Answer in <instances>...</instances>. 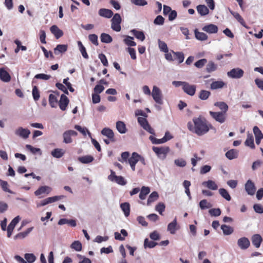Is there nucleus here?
<instances>
[{"instance_id": "1", "label": "nucleus", "mask_w": 263, "mask_h": 263, "mask_svg": "<svg viewBox=\"0 0 263 263\" xmlns=\"http://www.w3.org/2000/svg\"><path fill=\"white\" fill-rule=\"evenodd\" d=\"M193 122V123L191 122L187 123V128L190 131L198 136L205 134L209 132L210 128L212 127V125L208 124L206 120L201 116L194 118Z\"/></svg>"}, {"instance_id": "2", "label": "nucleus", "mask_w": 263, "mask_h": 263, "mask_svg": "<svg viewBox=\"0 0 263 263\" xmlns=\"http://www.w3.org/2000/svg\"><path fill=\"white\" fill-rule=\"evenodd\" d=\"M151 95L156 103L160 105H162L163 104V95L161 90L158 87L156 86H154L153 87Z\"/></svg>"}, {"instance_id": "3", "label": "nucleus", "mask_w": 263, "mask_h": 263, "mask_svg": "<svg viewBox=\"0 0 263 263\" xmlns=\"http://www.w3.org/2000/svg\"><path fill=\"white\" fill-rule=\"evenodd\" d=\"M121 22L122 18L120 15L118 13H116L111 20V28L115 31H120L121 29L120 25Z\"/></svg>"}, {"instance_id": "4", "label": "nucleus", "mask_w": 263, "mask_h": 263, "mask_svg": "<svg viewBox=\"0 0 263 263\" xmlns=\"http://www.w3.org/2000/svg\"><path fill=\"white\" fill-rule=\"evenodd\" d=\"M153 151L156 153L157 157L162 160L165 159L167 154L170 151V148L167 146L163 147H153Z\"/></svg>"}, {"instance_id": "5", "label": "nucleus", "mask_w": 263, "mask_h": 263, "mask_svg": "<svg viewBox=\"0 0 263 263\" xmlns=\"http://www.w3.org/2000/svg\"><path fill=\"white\" fill-rule=\"evenodd\" d=\"M211 116L217 122L220 123H224L227 119V114L220 111L215 112L210 111L209 112Z\"/></svg>"}, {"instance_id": "6", "label": "nucleus", "mask_w": 263, "mask_h": 263, "mask_svg": "<svg viewBox=\"0 0 263 263\" xmlns=\"http://www.w3.org/2000/svg\"><path fill=\"white\" fill-rule=\"evenodd\" d=\"M108 179L111 181L115 182L121 185H124L126 184V181L123 177L116 175L115 173L112 171H111V174L108 176Z\"/></svg>"}, {"instance_id": "7", "label": "nucleus", "mask_w": 263, "mask_h": 263, "mask_svg": "<svg viewBox=\"0 0 263 263\" xmlns=\"http://www.w3.org/2000/svg\"><path fill=\"white\" fill-rule=\"evenodd\" d=\"M138 122L145 130L151 134L155 135L154 129L150 126L145 118L139 117L138 118Z\"/></svg>"}, {"instance_id": "8", "label": "nucleus", "mask_w": 263, "mask_h": 263, "mask_svg": "<svg viewBox=\"0 0 263 263\" xmlns=\"http://www.w3.org/2000/svg\"><path fill=\"white\" fill-rule=\"evenodd\" d=\"M244 71L242 69L236 68H233L227 72L229 77L233 79H240L243 76Z\"/></svg>"}, {"instance_id": "9", "label": "nucleus", "mask_w": 263, "mask_h": 263, "mask_svg": "<svg viewBox=\"0 0 263 263\" xmlns=\"http://www.w3.org/2000/svg\"><path fill=\"white\" fill-rule=\"evenodd\" d=\"M245 191L249 195L253 196L256 192V187L254 183L250 179L247 180L245 184Z\"/></svg>"}, {"instance_id": "10", "label": "nucleus", "mask_w": 263, "mask_h": 263, "mask_svg": "<svg viewBox=\"0 0 263 263\" xmlns=\"http://www.w3.org/2000/svg\"><path fill=\"white\" fill-rule=\"evenodd\" d=\"M77 135V133L73 130H68L65 131L63 134V142L65 143H70L72 142V139L71 138V136H76Z\"/></svg>"}, {"instance_id": "11", "label": "nucleus", "mask_w": 263, "mask_h": 263, "mask_svg": "<svg viewBox=\"0 0 263 263\" xmlns=\"http://www.w3.org/2000/svg\"><path fill=\"white\" fill-rule=\"evenodd\" d=\"M139 158L140 155L136 152H134L132 153V156L128 159V162L133 171H135L136 170V164L139 161Z\"/></svg>"}, {"instance_id": "12", "label": "nucleus", "mask_w": 263, "mask_h": 263, "mask_svg": "<svg viewBox=\"0 0 263 263\" xmlns=\"http://www.w3.org/2000/svg\"><path fill=\"white\" fill-rule=\"evenodd\" d=\"M15 134L17 136L26 139L28 138L30 134V131L27 128L19 127L15 130Z\"/></svg>"}, {"instance_id": "13", "label": "nucleus", "mask_w": 263, "mask_h": 263, "mask_svg": "<svg viewBox=\"0 0 263 263\" xmlns=\"http://www.w3.org/2000/svg\"><path fill=\"white\" fill-rule=\"evenodd\" d=\"M196 87L194 85H191L185 82L182 89L187 95L193 96L195 95Z\"/></svg>"}, {"instance_id": "14", "label": "nucleus", "mask_w": 263, "mask_h": 263, "mask_svg": "<svg viewBox=\"0 0 263 263\" xmlns=\"http://www.w3.org/2000/svg\"><path fill=\"white\" fill-rule=\"evenodd\" d=\"M52 191L51 187L48 186H41L36 191L34 192V195L36 196H40L42 194H49Z\"/></svg>"}, {"instance_id": "15", "label": "nucleus", "mask_w": 263, "mask_h": 263, "mask_svg": "<svg viewBox=\"0 0 263 263\" xmlns=\"http://www.w3.org/2000/svg\"><path fill=\"white\" fill-rule=\"evenodd\" d=\"M179 229V226L177 224L176 217L174 220L170 222L167 228V230L170 232L171 234H175L177 230Z\"/></svg>"}, {"instance_id": "16", "label": "nucleus", "mask_w": 263, "mask_h": 263, "mask_svg": "<svg viewBox=\"0 0 263 263\" xmlns=\"http://www.w3.org/2000/svg\"><path fill=\"white\" fill-rule=\"evenodd\" d=\"M101 134L107 137L112 142H115L116 140L114 138V133L111 129L109 128H104L102 131Z\"/></svg>"}, {"instance_id": "17", "label": "nucleus", "mask_w": 263, "mask_h": 263, "mask_svg": "<svg viewBox=\"0 0 263 263\" xmlns=\"http://www.w3.org/2000/svg\"><path fill=\"white\" fill-rule=\"evenodd\" d=\"M250 242L249 240L246 237L239 238L237 241V245L242 250L247 249L249 248Z\"/></svg>"}, {"instance_id": "18", "label": "nucleus", "mask_w": 263, "mask_h": 263, "mask_svg": "<svg viewBox=\"0 0 263 263\" xmlns=\"http://www.w3.org/2000/svg\"><path fill=\"white\" fill-rule=\"evenodd\" d=\"M69 103L68 98L64 94L61 96L60 100L59 102V105L62 110H65Z\"/></svg>"}, {"instance_id": "19", "label": "nucleus", "mask_w": 263, "mask_h": 263, "mask_svg": "<svg viewBox=\"0 0 263 263\" xmlns=\"http://www.w3.org/2000/svg\"><path fill=\"white\" fill-rule=\"evenodd\" d=\"M202 30L209 33H216L218 31V27L214 24H209L202 28Z\"/></svg>"}, {"instance_id": "20", "label": "nucleus", "mask_w": 263, "mask_h": 263, "mask_svg": "<svg viewBox=\"0 0 263 263\" xmlns=\"http://www.w3.org/2000/svg\"><path fill=\"white\" fill-rule=\"evenodd\" d=\"M98 14L100 16L109 18L113 15V12L111 10L101 8L98 11Z\"/></svg>"}, {"instance_id": "21", "label": "nucleus", "mask_w": 263, "mask_h": 263, "mask_svg": "<svg viewBox=\"0 0 263 263\" xmlns=\"http://www.w3.org/2000/svg\"><path fill=\"white\" fill-rule=\"evenodd\" d=\"M0 79L5 82H8L11 80L10 74L3 68H0Z\"/></svg>"}, {"instance_id": "22", "label": "nucleus", "mask_w": 263, "mask_h": 263, "mask_svg": "<svg viewBox=\"0 0 263 263\" xmlns=\"http://www.w3.org/2000/svg\"><path fill=\"white\" fill-rule=\"evenodd\" d=\"M198 13L201 16H205L209 13V10L204 5H199L196 7Z\"/></svg>"}, {"instance_id": "23", "label": "nucleus", "mask_w": 263, "mask_h": 263, "mask_svg": "<svg viewBox=\"0 0 263 263\" xmlns=\"http://www.w3.org/2000/svg\"><path fill=\"white\" fill-rule=\"evenodd\" d=\"M203 186L212 190H216L218 189V185L215 181L212 180H209L202 183Z\"/></svg>"}, {"instance_id": "24", "label": "nucleus", "mask_w": 263, "mask_h": 263, "mask_svg": "<svg viewBox=\"0 0 263 263\" xmlns=\"http://www.w3.org/2000/svg\"><path fill=\"white\" fill-rule=\"evenodd\" d=\"M50 31L54 34L56 39H59L63 35V31L56 25H53L50 27Z\"/></svg>"}, {"instance_id": "25", "label": "nucleus", "mask_w": 263, "mask_h": 263, "mask_svg": "<svg viewBox=\"0 0 263 263\" xmlns=\"http://www.w3.org/2000/svg\"><path fill=\"white\" fill-rule=\"evenodd\" d=\"M262 241L261 236L259 234H255L252 237V242L256 248H259Z\"/></svg>"}, {"instance_id": "26", "label": "nucleus", "mask_w": 263, "mask_h": 263, "mask_svg": "<svg viewBox=\"0 0 263 263\" xmlns=\"http://www.w3.org/2000/svg\"><path fill=\"white\" fill-rule=\"evenodd\" d=\"M116 128L120 134H125L127 132L126 125L123 121H119L116 122Z\"/></svg>"}, {"instance_id": "27", "label": "nucleus", "mask_w": 263, "mask_h": 263, "mask_svg": "<svg viewBox=\"0 0 263 263\" xmlns=\"http://www.w3.org/2000/svg\"><path fill=\"white\" fill-rule=\"evenodd\" d=\"M245 144L246 146H249L252 149L255 148V145L254 143V138L252 134H247V137L245 141Z\"/></svg>"}, {"instance_id": "28", "label": "nucleus", "mask_w": 263, "mask_h": 263, "mask_svg": "<svg viewBox=\"0 0 263 263\" xmlns=\"http://www.w3.org/2000/svg\"><path fill=\"white\" fill-rule=\"evenodd\" d=\"M65 151L62 148H55L51 153V155L56 158H61L65 154Z\"/></svg>"}, {"instance_id": "29", "label": "nucleus", "mask_w": 263, "mask_h": 263, "mask_svg": "<svg viewBox=\"0 0 263 263\" xmlns=\"http://www.w3.org/2000/svg\"><path fill=\"white\" fill-rule=\"evenodd\" d=\"M65 224H68L70 226L73 227H76L77 225L76 220L73 219L69 220L66 218H62L60 219L58 221L59 225H63Z\"/></svg>"}, {"instance_id": "30", "label": "nucleus", "mask_w": 263, "mask_h": 263, "mask_svg": "<svg viewBox=\"0 0 263 263\" xmlns=\"http://www.w3.org/2000/svg\"><path fill=\"white\" fill-rule=\"evenodd\" d=\"M158 198L159 194L157 192L154 191L152 192L148 197L147 201V204L148 205H150L152 202H154V201H156L158 199Z\"/></svg>"}, {"instance_id": "31", "label": "nucleus", "mask_w": 263, "mask_h": 263, "mask_svg": "<svg viewBox=\"0 0 263 263\" xmlns=\"http://www.w3.org/2000/svg\"><path fill=\"white\" fill-rule=\"evenodd\" d=\"M150 192V189L147 186H142L141 192L139 194V198L141 200H144L146 198V195Z\"/></svg>"}, {"instance_id": "32", "label": "nucleus", "mask_w": 263, "mask_h": 263, "mask_svg": "<svg viewBox=\"0 0 263 263\" xmlns=\"http://www.w3.org/2000/svg\"><path fill=\"white\" fill-rule=\"evenodd\" d=\"M214 106H217L221 110L220 112L227 114L228 110V106L223 102H217L215 103Z\"/></svg>"}, {"instance_id": "33", "label": "nucleus", "mask_w": 263, "mask_h": 263, "mask_svg": "<svg viewBox=\"0 0 263 263\" xmlns=\"http://www.w3.org/2000/svg\"><path fill=\"white\" fill-rule=\"evenodd\" d=\"M225 85V83L222 81H217L213 82L211 84V89H217L222 88Z\"/></svg>"}, {"instance_id": "34", "label": "nucleus", "mask_w": 263, "mask_h": 263, "mask_svg": "<svg viewBox=\"0 0 263 263\" xmlns=\"http://www.w3.org/2000/svg\"><path fill=\"white\" fill-rule=\"evenodd\" d=\"M130 32L134 35V36L138 39L143 41L145 38L144 33L142 31H139L136 29H133Z\"/></svg>"}, {"instance_id": "35", "label": "nucleus", "mask_w": 263, "mask_h": 263, "mask_svg": "<svg viewBox=\"0 0 263 263\" xmlns=\"http://www.w3.org/2000/svg\"><path fill=\"white\" fill-rule=\"evenodd\" d=\"M67 50V45H58L54 49V52L55 54H58L60 53L65 52Z\"/></svg>"}, {"instance_id": "36", "label": "nucleus", "mask_w": 263, "mask_h": 263, "mask_svg": "<svg viewBox=\"0 0 263 263\" xmlns=\"http://www.w3.org/2000/svg\"><path fill=\"white\" fill-rule=\"evenodd\" d=\"M120 207L122 210L123 211L124 215L126 217L129 216L130 213V205L127 202H124L121 204Z\"/></svg>"}, {"instance_id": "37", "label": "nucleus", "mask_w": 263, "mask_h": 263, "mask_svg": "<svg viewBox=\"0 0 263 263\" xmlns=\"http://www.w3.org/2000/svg\"><path fill=\"white\" fill-rule=\"evenodd\" d=\"M100 39L101 42L105 43H110L112 41L111 36L105 33H102L101 34Z\"/></svg>"}, {"instance_id": "38", "label": "nucleus", "mask_w": 263, "mask_h": 263, "mask_svg": "<svg viewBox=\"0 0 263 263\" xmlns=\"http://www.w3.org/2000/svg\"><path fill=\"white\" fill-rule=\"evenodd\" d=\"M231 14L243 26H245V22L243 18L240 15L236 12L232 11L230 9H229Z\"/></svg>"}, {"instance_id": "39", "label": "nucleus", "mask_w": 263, "mask_h": 263, "mask_svg": "<svg viewBox=\"0 0 263 263\" xmlns=\"http://www.w3.org/2000/svg\"><path fill=\"white\" fill-rule=\"evenodd\" d=\"M221 229L223 231V233L226 235H231L234 231L233 228L230 226L223 224L221 226Z\"/></svg>"}, {"instance_id": "40", "label": "nucleus", "mask_w": 263, "mask_h": 263, "mask_svg": "<svg viewBox=\"0 0 263 263\" xmlns=\"http://www.w3.org/2000/svg\"><path fill=\"white\" fill-rule=\"evenodd\" d=\"M0 184L4 191L10 194H14L13 191L9 189V185L7 181L0 179Z\"/></svg>"}, {"instance_id": "41", "label": "nucleus", "mask_w": 263, "mask_h": 263, "mask_svg": "<svg viewBox=\"0 0 263 263\" xmlns=\"http://www.w3.org/2000/svg\"><path fill=\"white\" fill-rule=\"evenodd\" d=\"M93 157L90 155H86L78 158L79 161L83 163H90L93 160Z\"/></svg>"}, {"instance_id": "42", "label": "nucleus", "mask_w": 263, "mask_h": 263, "mask_svg": "<svg viewBox=\"0 0 263 263\" xmlns=\"http://www.w3.org/2000/svg\"><path fill=\"white\" fill-rule=\"evenodd\" d=\"M58 99L57 97L53 95L50 94L49 97V102L51 106V107L54 108L56 107L58 104Z\"/></svg>"}, {"instance_id": "43", "label": "nucleus", "mask_w": 263, "mask_h": 263, "mask_svg": "<svg viewBox=\"0 0 263 263\" xmlns=\"http://www.w3.org/2000/svg\"><path fill=\"white\" fill-rule=\"evenodd\" d=\"M78 45L79 46V50H80L82 56L83 57V58L86 59H88V55L87 53L86 48L83 45V44L81 41L78 42Z\"/></svg>"}, {"instance_id": "44", "label": "nucleus", "mask_w": 263, "mask_h": 263, "mask_svg": "<svg viewBox=\"0 0 263 263\" xmlns=\"http://www.w3.org/2000/svg\"><path fill=\"white\" fill-rule=\"evenodd\" d=\"M124 43L128 46H136V43L134 41V37L128 35L125 36L124 39Z\"/></svg>"}, {"instance_id": "45", "label": "nucleus", "mask_w": 263, "mask_h": 263, "mask_svg": "<svg viewBox=\"0 0 263 263\" xmlns=\"http://www.w3.org/2000/svg\"><path fill=\"white\" fill-rule=\"evenodd\" d=\"M32 229H33L32 227L29 228L27 229L26 231L17 234L15 236V238L16 239H17V238L23 239L25 237H26L32 231Z\"/></svg>"}, {"instance_id": "46", "label": "nucleus", "mask_w": 263, "mask_h": 263, "mask_svg": "<svg viewBox=\"0 0 263 263\" xmlns=\"http://www.w3.org/2000/svg\"><path fill=\"white\" fill-rule=\"evenodd\" d=\"M226 156L229 159L232 160L237 158L238 153L237 151L233 149L227 152L226 154Z\"/></svg>"}, {"instance_id": "47", "label": "nucleus", "mask_w": 263, "mask_h": 263, "mask_svg": "<svg viewBox=\"0 0 263 263\" xmlns=\"http://www.w3.org/2000/svg\"><path fill=\"white\" fill-rule=\"evenodd\" d=\"M219 193L220 195L227 201H230L231 199V196L230 195L228 192L224 189H220L219 190Z\"/></svg>"}, {"instance_id": "48", "label": "nucleus", "mask_w": 263, "mask_h": 263, "mask_svg": "<svg viewBox=\"0 0 263 263\" xmlns=\"http://www.w3.org/2000/svg\"><path fill=\"white\" fill-rule=\"evenodd\" d=\"M195 34L196 38L200 41H205L208 39V35L203 33L195 30Z\"/></svg>"}, {"instance_id": "49", "label": "nucleus", "mask_w": 263, "mask_h": 263, "mask_svg": "<svg viewBox=\"0 0 263 263\" xmlns=\"http://www.w3.org/2000/svg\"><path fill=\"white\" fill-rule=\"evenodd\" d=\"M64 198V196H55L46 198L47 204L59 201Z\"/></svg>"}, {"instance_id": "50", "label": "nucleus", "mask_w": 263, "mask_h": 263, "mask_svg": "<svg viewBox=\"0 0 263 263\" xmlns=\"http://www.w3.org/2000/svg\"><path fill=\"white\" fill-rule=\"evenodd\" d=\"M199 206L201 210H204L211 208L212 205L206 199H203L200 201Z\"/></svg>"}, {"instance_id": "51", "label": "nucleus", "mask_w": 263, "mask_h": 263, "mask_svg": "<svg viewBox=\"0 0 263 263\" xmlns=\"http://www.w3.org/2000/svg\"><path fill=\"white\" fill-rule=\"evenodd\" d=\"M172 53L175 57L174 59H176L178 61V63H182L184 60V55L181 52H174L172 51Z\"/></svg>"}, {"instance_id": "52", "label": "nucleus", "mask_w": 263, "mask_h": 263, "mask_svg": "<svg viewBox=\"0 0 263 263\" xmlns=\"http://www.w3.org/2000/svg\"><path fill=\"white\" fill-rule=\"evenodd\" d=\"M24 257L27 263H33L36 260L35 256L32 253H26L25 254Z\"/></svg>"}, {"instance_id": "53", "label": "nucleus", "mask_w": 263, "mask_h": 263, "mask_svg": "<svg viewBox=\"0 0 263 263\" xmlns=\"http://www.w3.org/2000/svg\"><path fill=\"white\" fill-rule=\"evenodd\" d=\"M211 95V92L209 91L202 90L200 91L199 95V98L202 100H205L208 99Z\"/></svg>"}, {"instance_id": "54", "label": "nucleus", "mask_w": 263, "mask_h": 263, "mask_svg": "<svg viewBox=\"0 0 263 263\" xmlns=\"http://www.w3.org/2000/svg\"><path fill=\"white\" fill-rule=\"evenodd\" d=\"M70 247L76 251H80L82 248V244L79 241H74L73 242L71 243Z\"/></svg>"}, {"instance_id": "55", "label": "nucleus", "mask_w": 263, "mask_h": 263, "mask_svg": "<svg viewBox=\"0 0 263 263\" xmlns=\"http://www.w3.org/2000/svg\"><path fill=\"white\" fill-rule=\"evenodd\" d=\"M158 45L161 51L164 52H167L168 51L167 46L164 42L158 40Z\"/></svg>"}, {"instance_id": "56", "label": "nucleus", "mask_w": 263, "mask_h": 263, "mask_svg": "<svg viewBox=\"0 0 263 263\" xmlns=\"http://www.w3.org/2000/svg\"><path fill=\"white\" fill-rule=\"evenodd\" d=\"M157 245V242L153 241H149L147 238L144 240V246L145 248H153Z\"/></svg>"}, {"instance_id": "57", "label": "nucleus", "mask_w": 263, "mask_h": 263, "mask_svg": "<svg viewBox=\"0 0 263 263\" xmlns=\"http://www.w3.org/2000/svg\"><path fill=\"white\" fill-rule=\"evenodd\" d=\"M217 67V65L214 64V62L211 61L206 65V70L208 72H211L216 70Z\"/></svg>"}, {"instance_id": "58", "label": "nucleus", "mask_w": 263, "mask_h": 263, "mask_svg": "<svg viewBox=\"0 0 263 263\" xmlns=\"http://www.w3.org/2000/svg\"><path fill=\"white\" fill-rule=\"evenodd\" d=\"M165 208V204L162 202H159L156 206L155 210L159 212L160 215H163V212L164 211Z\"/></svg>"}, {"instance_id": "59", "label": "nucleus", "mask_w": 263, "mask_h": 263, "mask_svg": "<svg viewBox=\"0 0 263 263\" xmlns=\"http://www.w3.org/2000/svg\"><path fill=\"white\" fill-rule=\"evenodd\" d=\"M253 133L255 138L263 139V134L257 126H255L253 127Z\"/></svg>"}, {"instance_id": "60", "label": "nucleus", "mask_w": 263, "mask_h": 263, "mask_svg": "<svg viewBox=\"0 0 263 263\" xmlns=\"http://www.w3.org/2000/svg\"><path fill=\"white\" fill-rule=\"evenodd\" d=\"M174 163L179 167H184L186 165V162L182 158L175 159Z\"/></svg>"}, {"instance_id": "61", "label": "nucleus", "mask_w": 263, "mask_h": 263, "mask_svg": "<svg viewBox=\"0 0 263 263\" xmlns=\"http://www.w3.org/2000/svg\"><path fill=\"white\" fill-rule=\"evenodd\" d=\"M20 220L21 217L19 216H17L11 221L8 227L14 230L15 226L18 223Z\"/></svg>"}, {"instance_id": "62", "label": "nucleus", "mask_w": 263, "mask_h": 263, "mask_svg": "<svg viewBox=\"0 0 263 263\" xmlns=\"http://www.w3.org/2000/svg\"><path fill=\"white\" fill-rule=\"evenodd\" d=\"M32 96H33V98L35 101L39 100V99L40 97L39 91L37 89V87L36 86H34L33 87Z\"/></svg>"}, {"instance_id": "63", "label": "nucleus", "mask_w": 263, "mask_h": 263, "mask_svg": "<svg viewBox=\"0 0 263 263\" xmlns=\"http://www.w3.org/2000/svg\"><path fill=\"white\" fill-rule=\"evenodd\" d=\"M130 2L132 4L138 6H144L147 4L146 0H130Z\"/></svg>"}, {"instance_id": "64", "label": "nucleus", "mask_w": 263, "mask_h": 263, "mask_svg": "<svg viewBox=\"0 0 263 263\" xmlns=\"http://www.w3.org/2000/svg\"><path fill=\"white\" fill-rule=\"evenodd\" d=\"M209 212L212 216H218L221 214V210L219 208L210 209Z\"/></svg>"}]
</instances>
